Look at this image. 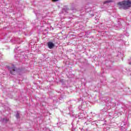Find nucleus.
<instances>
[{
	"label": "nucleus",
	"mask_w": 131,
	"mask_h": 131,
	"mask_svg": "<svg viewBox=\"0 0 131 131\" xmlns=\"http://www.w3.org/2000/svg\"><path fill=\"white\" fill-rule=\"evenodd\" d=\"M129 64L130 65H131V61H130V62H129Z\"/></svg>",
	"instance_id": "obj_8"
},
{
	"label": "nucleus",
	"mask_w": 131,
	"mask_h": 131,
	"mask_svg": "<svg viewBox=\"0 0 131 131\" xmlns=\"http://www.w3.org/2000/svg\"><path fill=\"white\" fill-rule=\"evenodd\" d=\"M53 1V2H58V1H59V0H52Z\"/></svg>",
	"instance_id": "obj_7"
},
{
	"label": "nucleus",
	"mask_w": 131,
	"mask_h": 131,
	"mask_svg": "<svg viewBox=\"0 0 131 131\" xmlns=\"http://www.w3.org/2000/svg\"><path fill=\"white\" fill-rule=\"evenodd\" d=\"M111 2H112V1H110V0L106 1L103 3V5L104 6H109V5H110V3H111Z\"/></svg>",
	"instance_id": "obj_4"
},
{
	"label": "nucleus",
	"mask_w": 131,
	"mask_h": 131,
	"mask_svg": "<svg viewBox=\"0 0 131 131\" xmlns=\"http://www.w3.org/2000/svg\"><path fill=\"white\" fill-rule=\"evenodd\" d=\"M3 122H5L6 123V122H8V121H9V119H8V118H5L3 119Z\"/></svg>",
	"instance_id": "obj_5"
},
{
	"label": "nucleus",
	"mask_w": 131,
	"mask_h": 131,
	"mask_svg": "<svg viewBox=\"0 0 131 131\" xmlns=\"http://www.w3.org/2000/svg\"><path fill=\"white\" fill-rule=\"evenodd\" d=\"M118 5L120 9H124V10H126L130 7L131 1L129 0H128L127 1H122L119 2L118 3Z\"/></svg>",
	"instance_id": "obj_1"
},
{
	"label": "nucleus",
	"mask_w": 131,
	"mask_h": 131,
	"mask_svg": "<svg viewBox=\"0 0 131 131\" xmlns=\"http://www.w3.org/2000/svg\"><path fill=\"white\" fill-rule=\"evenodd\" d=\"M19 116H20V115L18 113L16 115V118H19Z\"/></svg>",
	"instance_id": "obj_6"
},
{
	"label": "nucleus",
	"mask_w": 131,
	"mask_h": 131,
	"mask_svg": "<svg viewBox=\"0 0 131 131\" xmlns=\"http://www.w3.org/2000/svg\"><path fill=\"white\" fill-rule=\"evenodd\" d=\"M12 67H9L8 69L11 74H16V73H17V68H15V66L13 64H12Z\"/></svg>",
	"instance_id": "obj_2"
},
{
	"label": "nucleus",
	"mask_w": 131,
	"mask_h": 131,
	"mask_svg": "<svg viewBox=\"0 0 131 131\" xmlns=\"http://www.w3.org/2000/svg\"><path fill=\"white\" fill-rule=\"evenodd\" d=\"M48 47L49 49H54V47H55V44H54L53 42L49 41L48 42Z\"/></svg>",
	"instance_id": "obj_3"
}]
</instances>
